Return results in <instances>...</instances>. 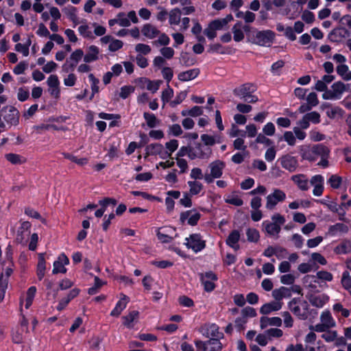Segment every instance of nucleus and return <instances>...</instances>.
I'll use <instances>...</instances> for the list:
<instances>
[{
    "mask_svg": "<svg viewBox=\"0 0 351 351\" xmlns=\"http://www.w3.org/2000/svg\"><path fill=\"white\" fill-rule=\"evenodd\" d=\"M285 223V218L280 214L276 213L271 216V221L265 220L262 223L263 230L271 237L278 238L281 226Z\"/></svg>",
    "mask_w": 351,
    "mask_h": 351,
    "instance_id": "1",
    "label": "nucleus"
},
{
    "mask_svg": "<svg viewBox=\"0 0 351 351\" xmlns=\"http://www.w3.org/2000/svg\"><path fill=\"white\" fill-rule=\"evenodd\" d=\"M256 90V86L250 83L244 84L233 90L234 94L244 101L256 103L258 99L257 96L252 95Z\"/></svg>",
    "mask_w": 351,
    "mask_h": 351,
    "instance_id": "2",
    "label": "nucleus"
},
{
    "mask_svg": "<svg viewBox=\"0 0 351 351\" xmlns=\"http://www.w3.org/2000/svg\"><path fill=\"white\" fill-rule=\"evenodd\" d=\"M226 167L224 162L216 160L209 164L210 173L204 174V180L206 183H212L215 179L219 178L223 174V170Z\"/></svg>",
    "mask_w": 351,
    "mask_h": 351,
    "instance_id": "3",
    "label": "nucleus"
},
{
    "mask_svg": "<svg viewBox=\"0 0 351 351\" xmlns=\"http://www.w3.org/2000/svg\"><path fill=\"white\" fill-rule=\"evenodd\" d=\"M184 245L193 252L198 253L206 247V241L200 234L194 233L185 239Z\"/></svg>",
    "mask_w": 351,
    "mask_h": 351,
    "instance_id": "4",
    "label": "nucleus"
},
{
    "mask_svg": "<svg viewBox=\"0 0 351 351\" xmlns=\"http://www.w3.org/2000/svg\"><path fill=\"white\" fill-rule=\"evenodd\" d=\"M290 311L301 319L307 317L308 304L306 301H301L300 299L293 298L289 302Z\"/></svg>",
    "mask_w": 351,
    "mask_h": 351,
    "instance_id": "5",
    "label": "nucleus"
},
{
    "mask_svg": "<svg viewBox=\"0 0 351 351\" xmlns=\"http://www.w3.org/2000/svg\"><path fill=\"white\" fill-rule=\"evenodd\" d=\"M313 152L315 154V160L318 158L321 160L318 162V165L326 168L328 166V158L330 156V149L322 143L317 144L313 146Z\"/></svg>",
    "mask_w": 351,
    "mask_h": 351,
    "instance_id": "6",
    "label": "nucleus"
},
{
    "mask_svg": "<svg viewBox=\"0 0 351 351\" xmlns=\"http://www.w3.org/2000/svg\"><path fill=\"white\" fill-rule=\"evenodd\" d=\"M1 117L10 125H17L19 123V112L12 106H5L1 109Z\"/></svg>",
    "mask_w": 351,
    "mask_h": 351,
    "instance_id": "7",
    "label": "nucleus"
},
{
    "mask_svg": "<svg viewBox=\"0 0 351 351\" xmlns=\"http://www.w3.org/2000/svg\"><path fill=\"white\" fill-rule=\"evenodd\" d=\"M345 91L346 85L343 82L339 81L334 83L331 86L330 89L326 90L325 93H323L322 97L324 99H339Z\"/></svg>",
    "mask_w": 351,
    "mask_h": 351,
    "instance_id": "8",
    "label": "nucleus"
},
{
    "mask_svg": "<svg viewBox=\"0 0 351 351\" xmlns=\"http://www.w3.org/2000/svg\"><path fill=\"white\" fill-rule=\"evenodd\" d=\"M195 345L197 349L202 351H221L222 349V344L218 338H210L206 341L196 340Z\"/></svg>",
    "mask_w": 351,
    "mask_h": 351,
    "instance_id": "9",
    "label": "nucleus"
},
{
    "mask_svg": "<svg viewBox=\"0 0 351 351\" xmlns=\"http://www.w3.org/2000/svg\"><path fill=\"white\" fill-rule=\"evenodd\" d=\"M212 151L208 147H206L199 143H195L194 146L191 147L189 158L194 160L196 158L207 159L210 157Z\"/></svg>",
    "mask_w": 351,
    "mask_h": 351,
    "instance_id": "10",
    "label": "nucleus"
},
{
    "mask_svg": "<svg viewBox=\"0 0 351 351\" xmlns=\"http://www.w3.org/2000/svg\"><path fill=\"white\" fill-rule=\"evenodd\" d=\"M286 199V194L284 191L278 189H274L273 193L268 195L266 197V208L272 210L279 203Z\"/></svg>",
    "mask_w": 351,
    "mask_h": 351,
    "instance_id": "11",
    "label": "nucleus"
},
{
    "mask_svg": "<svg viewBox=\"0 0 351 351\" xmlns=\"http://www.w3.org/2000/svg\"><path fill=\"white\" fill-rule=\"evenodd\" d=\"M274 33L271 30L256 31L254 37V43L261 46H266L272 43Z\"/></svg>",
    "mask_w": 351,
    "mask_h": 351,
    "instance_id": "12",
    "label": "nucleus"
},
{
    "mask_svg": "<svg viewBox=\"0 0 351 351\" xmlns=\"http://www.w3.org/2000/svg\"><path fill=\"white\" fill-rule=\"evenodd\" d=\"M201 217V214L195 209L189 210L180 214V220L184 223L187 221L190 226H194L197 224Z\"/></svg>",
    "mask_w": 351,
    "mask_h": 351,
    "instance_id": "13",
    "label": "nucleus"
},
{
    "mask_svg": "<svg viewBox=\"0 0 351 351\" xmlns=\"http://www.w3.org/2000/svg\"><path fill=\"white\" fill-rule=\"evenodd\" d=\"M350 32L346 28L339 27L332 29L328 35V39L332 43H340L343 38L349 37Z\"/></svg>",
    "mask_w": 351,
    "mask_h": 351,
    "instance_id": "14",
    "label": "nucleus"
},
{
    "mask_svg": "<svg viewBox=\"0 0 351 351\" xmlns=\"http://www.w3.org/2000/svg\"><path fill=\"white\" fill-rule=\"evenodd\" d=\"M49 86L48 91L54 98L58 99L60 95V81L56 75H51L47 80Z\"/></svg>",
    "mask_w": 351,
    "mask_h": 351,
    "instance_id": "15",
    "label": "nucleus"
},
{
    "mask_svg": "<svg viewBox=\"0 0 351 351\" xmlns=\"http://www.w3.org/2000/svg\"><path fill=\"white\" fill-rule=\"evenodd\" d=\"M69 264V259L65 255L64 253L60 254L58 259L53 263V268L52 270V273L53 274H56L58 273L65 274L66 272V269L65 268V265Z\"/></svg>",
    "mask_w": 351,
    "mask_h": 351,
    "instance_id": "16",
    "label": "nucleus"
},
{
    "mask_svg": "<svg viewBox=\"0 0 351 351\" xmlns=\"http://www.w3.org/2000/svg\"><path fill=\"white\" fill-rule=\"evenodd\" d=\"M279 160L281 166L289 172H294L298 167L297 158L291 155L282 156Z\"/></svg>",
    "mask_w": 351,
    "mask_h": 351,
    "instance_id": "17",
    "label": "nucleus"
},
{
    "mask_svg": "<svg viewBox=\"0 0 351 351\" xmlns=\"http://www.w3.org/2000/svg\"><path fill=\"white\" fill-rule=\"evenodd\" d=\"M308 298L311 305L317 308H322L329 300L328 295L324 293L311 294Z\"/></svg>",
    "mask_w": 351,
    "mask_h": 351,
    "instance_id": "18",
    "label": "nucleus"
},
{
    "mask_svg": "<svg viewBox=\"0 0 351 351\" xmlns=\"http://www.w3.org/2000/svg\"><path fill=\"white\" fill-rule=\"evenodd\" d=\"M121 295V300L117 302L114 308L110 313L111 316L119 317L121 312L126 308L127 304L129 302V298L123 293Z\"/></svg>",
    "mask_w": 351,
    "mask_h": 351,
    "instance_id": "19",
    "label": "nucleus"
},
{
    "mask_svg": "<svg viewBox=\"0 0 351 351\" xmlns=\"http://www.w3.org/2000/svg\"><path fill=\"white\" fill-rule=\"evenodd\" d=\"M322 107L327 108L326 114L330 119L342 117L344 114V111L342 108L338 106L332 107L328 103L323 104Z\"/></svg>",
    "mask_w": 351,
    "mask_h": 351,
    "instance_id": "20",
    "label": "nucleus"
},
{
    "mask_svg": "<svg viewBox=\"0 0 351 351\" xmlns=\"http://www.w3.org/2000/svg\"><path fill=\"white\" fill-rule=\"evenodd\" d=\"M141 33L148 39H154L160 34V30L152 24L146 23L142 27Z\"/></svg>",
    "mask_w": 351,
    "mask_h": 351,
    "instance_id": "21",
    "label": "nucleus"
},
{
    "mask_svg": "<svg viewBox=\"0 0 351 351\" xmlns=\"http://www.w3.org/2000/svg\"><path fill=\"white\" fill-rule=\"evenodd\" d=\"M240 237L241 234L239 231L237 230H234L228 235V238L226 239V243L229 247L237 251L240 248V246L238 244Z\"/></svg>",
    "mask_w": 351,
    "mask_h": 351,
    "instance_id": "22",
    "label": "nucleus"
},
{
    "mask_svg": "<svg viewBox=\"0 0 351 351\" xmlns=\"http://www.w3.org/2000/svg\"><path fill=\"white\" fill-rule=\"evenodd\" d=\"M99 49L95 45H90L88 47V50L84 56V61L86 63L95 62L99 59Z\"/></svg>",
    "mask_w": 351,
    "mask_h": 351,
    "instance_id": "23",
    "label": "nucleus"
},
{
    "mask_svg": "<svg viewBox=\"0 0 351 351\" xmlns=\"http://www.w3.org/2000/svg\"><path fill=\"white\" fill-rule=\"evenodd\" d=\"M291 180L297 184L298 187L302 191H307L309 189L308 180L304 174H298L292 176Z\"/></svg>",
    "mask_w": 351,
    "mask_h": 351,
    "instance_id": "24",
    "label": "nucleus"
},
{
    "mask_svg": "<svg viewBox=\"0 0 351 351\" xmlns=\"http://www.w3.org/2000/svg\"><path fill=\"white\" fill-rule=\"evenodd\" d=\"M200 73L197 68L187 70L178 74V78L182 82H187L196 78Z\"/></svg>",
    "mask_w": 351,
    "mask_h": 351,
    "instance_id": "25",
    "label": "nucleus"
},
{
    "mask_svg": "<svg viewBox=\"0 0 351 351\" xmlns=\"http://www.w3.org/2000/svg\"><path fill=\"white\" fill-rule=\"evenodd\" d=\"M282 308V302H271L263 304L260 308V313L263 315L269 314L273 311H279Z\"/></svg>",
    "mask_w": 351,
    "mask_h": 351,
    "instance_id": "26",
    "label": "nucleus"
},
{
    "mask_svg": "<svg viewBox=\"0 0 351 351\" xmlns=\"http://www.w3.org/2000/svg\"><path fill=\"white\" fill-rule=\"evenodd\" d=\"M281 325L282 319L278 317H262L260 319V326L262 329L267 328L268 326H280Z\"/></svg>",
    "mask_w": 351,
    "mask_h": 351,
    "instance_id": "27",
    "label": "nucleus"
},
{
    "mask_svg": "<svg viewBox=\"0 0 351 351\" xmlns=\"http://www.w3.org/2000/svg\"><path fill=\"white\" fill-rule=\"evenodd\" d=\"M291 295V289L285 287H281L272 291V296L277 302H280L285 298H289Z\"/></svg>",
    "mask_w": 351,
    "mask_h": 351,
    "instance_id": "28",
    "label": "nucleus"
},
{
    "mask_svg": "<svg viewBox=\"0 0 351 351\" xmlns=\"http://www.w3.org/2000/svg\"><path fill=\"white\" fill-rule=\"evenodd\" d=\"M80 293V290L78 289H73L68 293L66 297L62 298L58 303L57 306V309L58 311H62L64 309L66 306L69 303V302L75 298Z\"/></svg>",
    "mask_w": 351,
    "mask_h": 351,
    "instance_id": "29",
    "label": "nucleus"
},
{
    "mask_svg": "<svg viewBox=\"0 0 351 351\" xmlns=\"http://www.w3.org/2000/svg\"><path fill=\"white\" fill-rule=\"evenodd\" d=\"M203 335L210 339L218 338L219 340L223 336V333L219 332V326L215 324H210Z\"/></svg>",
    "mask_w": 351,
    "mask_h": 351,
    "instance_id": "30",
    "label": "nucleus"
},
{
    "mask_svg": "<svg viewBox=\"0 0 351 351\" xmlns=\"http://www.w3.org/2000/svg\"><path fill=\"white\" fill-rule=\"evenodd\" d=\"M31 228V223L29 221H23L21 224L20 228L17 231L16 241L18 243H22L25 239V234H28L29 233V229Z\"/></svg>",
    "mask_w": 351,
    "mask_h": 351,
    "instance_id": "31",
    "label": "nucleus"
},
{
    "mask_svg": "<svg viewBox=\"0 0 351 351\" xmlns=\"http://www.w3.org/2000/svg\"><path fill=\"white\" fill-rule=\"evenodd\" d=\"M187 184L189 187V194L191 196L199 195L204 189L203 184L199 181H188Z\"/></svg>",
    "mask_w": 351,
    "mask_h": 351,
    "instance_id": "32",
    "label": "nucleus"
},
{
    "mask_svg": "<svg viewBox=\"0 0 351 351\" xmlns=\"http://www.w3.org/2000/svg\"><path fill=\"white\" fill-rule=\"evenodd\" d=\"M139 316V312L137 311H132L129 313L128 315L123 316V324L128 328H132L134 326L132 324L134 321H136Z\"/></svg>",
    "mask_w": 351,
    "mask_h": 351,
    "instance_id": "33",
    "label": "nucleus"
},
{
    "mask_svg": "<svg viewBox=\"0 0 351 351\" xmlns=\"http://www.w3.org/2000/svg\"><path fill=\"white\" fill-rule=\"evenodd\" d=\"M46 270V262L44 254H40L38 256V262L37 265V276L39 280L43 279Z\"/></svg>",
    "mask_w": 351,
    "mask_h": 351,
    "instance_id": "34",
    "label": "nucleus"
},
{
    "mask_svg": "<svg viewBox=\"0 0 351 351\" xmlns=\"http://www.w3.org/2000/svg\"><path fill=\"white\" fill-rule=\"evenodd\" d=\"M241 22L239 21L232 27L233 38L236 42H240L244 38V33L241 29Z\"/></svg>",
    "mask_w": 351,
    "mask_h": 351,
    "instance_id": "35",
    "label": "nucleus"
},
{
    "mask_svg": "<svg viewBox=\"0 0 351 351\" xmlns=\"http://www.w3.org/2000/svg\"><path fill=\"white\" fill-rule=\"evenodd\" d=\"M337 73L340 75L344 80H351V71H349L348 66L342 64L337 66Z\"/></svg>",
    "mask_w": 351,
    "mask_h": 351,
    "instance_id": "36",
    "label": "nucleus"
},
{
    "mask_svg": "<svg viewBox=\"0 0 351 351\" xmlns=\"http://www.w3.org/2000/svg\"><path fill=\"white\" fill-rule=\"evenodd\" d=\"M182 12L179 8H174L169 12V22L170 25H177L180 23Z\"/></svg>",
    "mask_w": 351,
    "mask_h": 351,
    "instance_id": "37",
    "label": "nucleus"
},
{
    "mask_svg": "<svg viewBox=\"0 0 351 351\" xmlns=\"http://www.w3.org/2000/svg\"><path fill=\"white\" fill-rule=\"evenodd\" d=\"M83 56V51L81 49H77L71 54L69 58L66 60L70 61L71 64H73V66L75 67Z\"/></svg>",
    "mask_w": 351,
    "mask_h": 351,
    "instance_id": "38",
    "label": "nucleus"
},
{
    "mask_svg": "<svg viewBox=\"0 0 351 351\" xmlns=\"http://www.w3.org/2000/svg\"><path fill=\"white\" fill-rule=\"evenodd\" d=\"M228 134L230 138H235L237 136H239V138L245 137V130H240L235 123L232 124L231 128L228 132Z\"/></svg>",
    "mask_w": 351,
    "mask_h": 351,
    "instance_id": "39",
    "label": "nucleus"
},
{
    "mask_svg": "<svg viewBox=\"0 0 351 351\" xmlns=\"http://www.w3.org/2000/svg\"><path fill=\"white\" fill-rule=\"evenodd\" d=\"M5 158L8 161L13 165H21L25 162V159L23 157L16 154H5Z\"/></svg>",
    "mask_w": 351,
    "mask_h": 351,
    "instance_id": "40",
    "label": "nucleus"
},
{
    "mask_svg": "<svg viewBox=\"0 0 351 351\" xmlns=\"http://www.w3.org/2000/svg\"><path fill=\"white\" fill-rule=\"evenodd\" d=\"M180 61L184 66H190L195 64V58L187 52L180 53Z\"/></svg>",
    "mask_w": 351,
    "mask_h": 351,
    "instance_id": "41",
    "label": "nucleus"
},
{
    "mask_svg": "<svg viewBox=\"0 0 351 351\" xmlns=\"http://www.w3.org/2000/svg\"><path fill=\"white\" fill-rule=\"evenodd\" d=\"M247 239L249 242L257 243L260 239L259 232L252 228H249L246 230Z\"/></svg>",
    "mask_w": 351,
    "mask_h": 351,
    "instance_id": "42",
    "label": "nucleus"
},
{
    "mask_svg": "<svg viewBox=\"0 0 351 351\" xmlns=\"http://www.w3.org/2000/svg\"><path fill=\"white\" fill-rule=\"evenodd\" d=\"M320 319L322 322L326 326V328H330L335 326L334 319H332L329 311L322 312Z\"/></svg>",
    "mask_w": 351,
    "mask_h": 351,
    "instance_id": "43",
    "label": "nucleus"
},
{
    "mask_svg": "<svg viewBox=\"0 0 351 351\" xmlns=\"http://www.w3.org/2000/svg\"><path fill=\"white\" fill-rule=\"evenodd\" d=\"M163 145L160 143H152L145 148L147 155H158L162 149Z\"/></svg>",
    "mask_w": 351,
    "mask_h": 351,
    "instance_id": "44",
    "label": "nucleus"
},
{
    "mask_svg": "<svg viewBox=\"0 0 351 351\" xmlns=\"http://www.w3.org/2000/svg\"><path fill=\"white\" fill-rule=\"evenodd\" d=\"M143 117L147 125L151 128H155L159 123V121L153 113L144 112Z\"/></svg>",
    "mask_w": 351,
    "mask_h": 351,
    "instance_id": "45",
    "label": "nucleus"
},
{
    "mask_svg": "<svg viewBox=\"0 0 351 351\" xmlns=\"http://www.w3.org/2000/svg\"><path fill=\"white\" fill-rule=\"evenodd\" d=\"M36 293V288L34 286L30 287L27 291L25 306L27 309L32 304L33 300Z\"/></svg>",
    "mask_w": 351,
    "mask_h": 351,
    "instance_id": "46",
    "label": "nucleus"
},
{
    "mask_svg": "<svg viewBox=\"0 0 351 351\" xmlns=\"http://www.w3.org/2000/svg\"><path fill=\"white\" fill-rule=\"evenodd\" d=\"M173 96V89L169 86V84H167V88L165 89L162 92L161 95V99L163 102V106H165V104L169 102L171 98Z\"/></svg>",
    "mask_w": 351,
    "mask_h": 351,
    "instance_id": "47",
    "label": "nucleus"
},
{
    "mask_svg": "<svg viewBox=\"0 0 351 351\" xmlns=\"http://www.w3.org/2000/svg\"><path fill=\"white\" fill-rule=\"evenodd\" d=\"M302 159L308 160L310 162L315 161V154L313 152V147H308L302 150L301 153Z\"/></svg>",
    "mask_w": 351,
    "mask_h": 351,
    "instance_id": "48",
    "label": "nucleus"
},
{
    "mask_svg": "<svg viewBox=\"0 0 351 351\" xmlns=\"http://www.w3.org/2000/svg\"><path fill=\"white\" fill-rule=\"evenodd\" d=\"M304 116L305 119H307L309 123L311 122L314 124H317L321 121L320 114L316 111L308 112L305 114Z\"/></svg>",
    "mask_w": 351,
    "mask_h": 351,
    "instance_id": "49",
    "label": "nucleus"
},
{
    "mask_svg": "<svg viewBox=\"0 0 351 351\" xmlns=\"http://www.w3.org/2000/svg\"><path fill=\"white\" fill-rule=\"evenodd\" d=\"M145 81L147 82V90L152 93H156L159 89L160 84L162 83V80L151 81L149 80L145 79Z\"/></svg>",
    "mask_w": 351,
    "mask_h": 351,
    "instance_id": "50",
    "label": "nucleus"
},
{
    "mask_svg": "<svg viewBox=\"0 0 351 351\" xmlns=\"http://www.w3.org/2000/svg\"><path fill=\"white\" fill-rule=\"evenodd\" d=\"M285 66V62L282 60H278L277 62L272 64L271 67V71L274 75H280L281 73V69Z\"/></svg>",
    "mask_w": 351,
    "mask_h": 351,
    "instance_id": "51",
    "label": "nucleus"
},
{
    "mask_svg": "<svg viewBox=\"0 0 351 351\" xmlns=\"http://www.w3.org/2000/svg\"><path fill=\"white\" fill-rule=\"evenodd\" d=\"M158 36V40L153 42L154 45L167 46L170 43V38L166 34L160 32V34Z\"/></svg>",
    "mask_w": 351,
    "mask_h": 351,
    "instance_id": "52",
    "label": "nucleus"
},
{
    "mask_svg": "<svg viewBox=\"0 0 351 351\" xmlns=\"http://www.w3.org/2000/svg\"><path fill=\"white\" fill-rule=\"evenodd\" d=\"M341 284L346 290L351 289V276L347 271L342 274Z\"/></svg>",
    "mask_w": 351,
    "mask_h": 351,
    "instance_id": "53",
    "label": "nucleus"
},
{
    "mask_svg": "<svg viewBox=\"0 0 351 351\" xmlns=\"http://www.w3.org/2000/svg\"><path fill=\"white\" fill-rule=\"evenodd\" d=\"M135 50L136 52L139 53L138 54L147 55L149 53L152 51V49L149 45L143 43H138L135 47Z\"/></svg>",
    "mask_w": 351,
    "mask_h": 351,
    "instance_id": "54",
    "label": "nucleus"
},
{
    "mask_svg": "<svg viewBox=\"0 0 351 351\" xmlns=\"http://www.w3.org/2000/svg\"><path fill=\"white\" fill-rule=\"evenodd\" d=\"M190 177L194 180L197 181L199 180L204 179V174H203L200 168L195 167L191 169Z\"/></svg>",
    "mask_w": 351,
    "mask_h": 351,
    "instance_id": "55",
    "label": "nucleus"
},
{
    "mask_svg": "<svg viewBox=\"0 0 351 351\" xmlns=\"http://www.w3.org/2000/svg\"><path fill=\"white\" fill-rule=\"evenodd\" d=\"M208 51L209 53H217L220 54L226 53L225 48L219 43L210 45Z\"/></svg>",
    "mask_w": 351,
    "mask_h": 351,
    "instance_id": "56",
    "label": "nucleus"
},
{
    "mask_svg": "<svg viewBox=\"0 0 351 351\" xmlns=\"http://www.w3.org/2000/svg\"><path fill=\"white\" fill-rule=\"evenodd\" d=\"M342 179L340 176L332 175L329 178L328 182L333 189H338L341 186Z\"/></svg>",
    "mask_w": 351,
    "mask_h": 351,
    "instance_id": "57",
    "label": "nucleus"
},
{
    "mask_svg": "<svg viewBox=\"0 0 351 351\" xmlns=\"http://www.w3.org/2000/svg\"><path fill=\"white\" fill-rule=\"evenodd\" d=\"M209 25L211 27L216 31L223 29L227 25L225 24V21H223L221 19H215L211 21Z\"/></svg>",
    "mask_w": 351,
    "mask_h": 351,
    "instance_id": "58",
    "label": "nucleus"
},
{
    "mask_svg": "<svg viewBox=\"0 0 351 351\" xmlns=\"http://www.w3.org/2000/svg\"><path fill=\"white\" fill-rule=\"evenodd\" d=\"M301 17H302V19L308 24H311L315 21L314 14L308 10H305L302 12Z\"/></svg>",
    "mask_w": 351,
    "mask_h": 351,
    "instance_id": "59",
    "label": "nucleus"
},
{
    "mask_svg": "<svg viewBox=\"0 0 351 351\" xmlns=\"http://www.w3.org/2000/svg\"><path fill=\"white\" fill-rule=\"evenodd\" d=\"M29 97V92L27 88L21 87L18 90L17 99L20 101H26Z\"/></svg>",
    "mask_w": 351,
    "mask_h": 351,
    "instance_id": "60",
    "label": "nucleus"
},
{
    "mask_svg": "<svg viewBox=\"0 0 351 351\" xmlns=\"http://www.w3.org/2000/svg\"><path fill=\"white\" fill-rule=\"evenodd\" d=\"M283 139L290 146L295 145L296 143L295 136H294L293 133L291 131H287L284 133Z\"/></svg>",
    "mask_w": 351,
    "mask_h": 351,
    "instance_id": "61",
    "label": "nucleus"
},
{
    "mask_svg": "<svg viewBox=\"0 0 351 351\" xmlns=\"http://www.w3.org/2000/svg\"><path fill=\"white\" fill-rule=\"evenodd\" d=\"M78 32L80 35L84 38H91L93 37L92 32L90 30V28L87 25H80L78 27Z\"/></svg>",
    "mask_w": 351,
    "mask_h": 351,
    "instance_id": "62",
    "label": "nucleus"
},
{
    "mask_svg": "<svg viewBox=\"0 0 351 351\" xmlns=\"http://www.w3.org/2000/svg\"><path fill=\"white\" fill-rule=\"evenodd\" d=\"M265 334L267 335V337L272 338V337H280L283 335V332L281 329L276 328H271L265 331Z\"/></svg>",
    "mask_w": 351,
    "mask_h": 351,
    "instance_id": "63",
    "label": "nucleus"
},
{
    "mask_svg": "<svg viewBox=\"0 0 351 351\" xmlns=\"http://www.w3.org/2000/svg\"><path fill=\"white\" fill-rule=\"evenodd\" d=\"M118 18V24L121 27H129L130 25V21L128 19L124 12H120L117 15Z\"/></svg>",
    "mask_w": 351,
    "mask_h": 351,
    "instance_id": "64",
    "label": "nucleus"
}]
</instances>
